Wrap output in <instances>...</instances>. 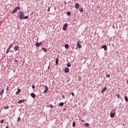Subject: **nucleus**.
Wrapping results in <instances>:
<instances>
[{
    "mask_svg": "<svg viewBox=\"0 0 128 128\" xmlns=\"http://www.w3.org/2000/svg\"><path fill=\"white\" fill-rule=\"evenodd\" d=\"M18 16L19 18V20H22L24 17V12L20 11L19 14H18Z\"/></svg>",
    "mask_w": 128,
    "mask_h": 128,
    "instance_id": "obj_1",
    "label": "nucleus"
},
{
    "mask_svg": "<svg viewBox=\"0 0 128 128\" xmlns=\"http://www.w3.org/2000/svg\"><path fill=\"white\" fill-rule=\"evenodd\" d=\"M18 10H20V6H17L14 8V10L12 11V14H14L16 12V11Z\"/></svg>",
    "mask_w": 128,
    "mask_h": 128,
    "instance_id": "obj_2",
    "label": "nucleus"
},
{
    "mask_svg": "<svg viewBox=\"0 0 128 128\" xmlns=\"http://www.w3.org/2000/svg\"><path fill=\"white\" fill-rule=\"evenodd\" d=\"M68 23L64 24L62 28L63 30H66V29L68 28Z\"/></svg>",
    "mask_w": 128,
    "mask_h": 128,
    "instance_id": "obj_3",
    "label": "nucleus"
},
{
    "mask_svg": "<svg viewBox=\"0 0 128 128\" xmlns=\"http://www.w3.org/2000/svg\"><path fill=\"white\" fill-rule=\"evenodd\" d=\"M102 48H104V50H105V51L108 50V46H106V45H103L102 46Z\"/></svg>",
    "mask_w": 128,
    "mask_h": 128,
    "instance_id": "obj_4",
    "label": "nucleus"
},
{
    "mask_svg": "<svg viewBox=\"0 0 128 128\" xmlns=\"http://www.w3.org/2000/svg\"><path fill=\"white\" fill-rule=\"evenodd\" d=\"M12 46V44H11L9 47L7 49V50L6 52V54H8V52H10V50Z\"/></svg>",
    "mask_w": 128,
    "mask_h": 128,
    "instance_id": "obj_5",
    "label": "nucleus"
},
{
    "mask_svg": "<svg viewBox=\"0 0 128 128\" xmlns=\"http://www.w3.org/2000/svg\"><path fill=\"white\" fill-rule=\"evenodd\" d=\"M64 72L68 74V72H70V69L68 68H66L64 70Z\"/></svg>",
    "mask_w": 128,
    "mask_h": 128,
    "instance_id": "obj_6",
    "label": "nucleus"
},
{
    "mask_svg": "<svg viewBox=\"0 0 128 128\" xmlns=\"http://www.w3.org/2000/svg\"><path fill=\"white\" fill-rule=\"evenodd\" d=\"M116 116V113H112V112H110V118H114V116Z\"/></svg>",
    "mask_w": 128,
    "mask_h": 128,
    "instance_id": "obj_7",
    "label": "nucleus"
},
{
    "mask_svg": "<svg viewBox=\"0 0 128 128\" xmlns=\"http://www.w3.org/2000/svg\"><path fill=\"white\" fill-rule=\"evenodd\" d=\"M58 58H60V56H58V58H56V66H58Z\"/></svg>",
    "mask_w": 128,
    "mask_h": 128,
    "instance_id": "obj_8",
    "label": "nucleus"
},
{
    "mask_svg": "<svg viewBox=\"0 0 128 128\" xmlns=\"http://www.w3.org/2000/svg\"><path fill=\"white\" fill-rule=\"evenodd\" d=\"M78 8H80V4L78 3H76L75 4V8L78 9Z\"/></svg>",
    "mask_w": 128,
    "mask_h": 128,
    "instance_id": "obj_9",
    "label": "nucleus"
},
{
    "mask_svg": "<svg viewBox=\"0 0 128 128\" xmlns=\"http://www.w3.org/2000/svg\"><path fill=\"white\" fill-rule=\"evenodd\" d=\"M18 50V46H14V50H15V52H16V50Z\"/></svg>",
    "mask_w": 128,
    "mask_h": 128,
    "instance_id": "obj_10",
    "label": "nucleus"
},
{
    "mask_svg": "<svg viewBox=\"0 0 128 128\" xmlns=\"http://www.w3.org/2000/svg\"><path fill=\"white\" fill-rule=\"evenodd\" d=\"M48 88L46 86H45V89L44 90V92H48Z\"/></svg>",
    "mask_w": 128,
    "mask_h": 128,
    "instance_id": "obj_11",
    "label": "nucleus"
},
{
    "mask_svg": "<svg viewBox=\"0 0 128 128\" xmlns=\"http://www.w3.org/2000/svg\"><path fill=\"white\" fill-rule=\"evenodd\" d=\"M106 90V87H104V88L102 90V93L104 94V92Z\"/></svg>",
    "mask_w": 128,
    "mask_h": 128,
    "instance_id": "obj_12",
    "label": "nucleus"
},
{
    "mask_svg": "<svg viewBox=\"0 0 128 128\" xmlns=\"http://www.w3.org/2000/svg\"><path fill=\"white\" fill-rule=\"evenodd\" d=\"M30 96L32 98H36V94H34V93H31Z\"/></svg>",
    "mask_w": 128,
    "mask_h": 128,
    "instance_id": "obj_13",
    "label": "nucleus"
},
{
    "mask_svg": "<svg viewBox=\"0 0 128 128\" xmlns=\"http://www.w3.org/2000/svg\"><path fill=\"white\" fill-rule=\"evenodd\" d=\"M24 102V100H21L18 102V104H22V102Z\"/></svg>",
    "mask_w": 128,
    "mask_h": 128,
    "instance_id": "obj_14",
    "label": "nucleus"
},
{
    "mask_svg": "<svg viewBox=\"0 0 128 128\" xmlns=\"http://www.w3.org/2000/svg\"><path fill=\"white\" fill-rule=\"evenodd\" d=\"M42 42H37L36 44V46H40V44H42Z\"/></svg>",
    "mask_w": 128,
    "mask_h": 128,
    "instance_id": "obj_15",
    "label": "nucleus"
},
{
    "mask_svg": "<svg viewBox=\"0 0 128 128\" xmlns=\"http://www.w3.org/2000/svg\"><path fill=\"white\" fill-rule=\"evenodd\" d=\"M77 48H82V45L80 44H77Z\"/></svg>",
    "mask_w": 128,
    "mask_h": 128,
    "instance_id": "obj_16",
    "label": "nucleus"
},
{
    "mask_svg": "<svg viewBox=\"0 0 128 128\" xmlns=\"http://www.w3.org/2000/svg\"><path fill=\"white\" fill-rule=\"evenodd\" d=\"M20 89H18V91L16 92V94H19L20 93Z\"/></svg>",
    "mask_w": 128,
    "mask_h": 128,
    "instance_id": "obj_17",
    "label": "nucleus"
},
{
    "mask_svg": "<svg viewBox=\"0 0 128 128\" xmlns=\"http://www.w3.org/2000/svg\"><path fill=\"white\" fill-rule=\"evenodd\" d=\"M64 104V103L62 102L60 103L59 106H63Z\"/></svg>",
    "mask_w": 128,
    "mask_h": 128,
    "instance_id": "obj_18",
    "label": "nucleus"
},
{
    "mask_svg": "<svg viewBox=\"0 0 128 128\" xmlns=\"http://www.w3.org/2000/svg\"><path fill=\"white\" fill-rule=\"evenodd\" d=\"M66 14H67V16H70V14H72V12H70L68 11L66 12Z\"/></svg>",
    "mask_w": 128,
    "mask_h": 128,
    "instance_id": "obj_19",
    "label": "nucleus"
},
{
    "mask_svg": "<svg viewBox=\"0 0 128 128\" xmlns=\"http://www.w3.org/2000/svg\"><path fill=\"white\" fill-rule=\"evenodd\" d=\"M64 48H66V50H68V44H66L64 45Z\"/></svg>",
    "mask_w": 128,
    "mask_h": 128,
    "instance_id": "obj_20",
    "label": "nucleus"
},
{
    "mask_svg": "<svg viewBox=\"0 0 128 128\" xmlns=\"http://www.w3.org/2000/svg\"><path fill=\"white\" fill-rule=\"evenodd\" d=\"M79 10H80V12H84V8H80Z\"/></svg>",
    "mask_w": 128,
    "mask_h": 128,
    "instance_id": "obj_21",
    "label": "nucleus"
},
{
    "mask_svg": "<svg viewBox=\"0 0 128 128\" xmlns=\"http://www.w3.org/2000/svg\"><path fill=\"white\" fill-rule=\"evenodd\" d=\"M42 50H44V52H46V48H43Z\"/></svg>",
    "mask_w": 128,
    "mask_h": 128,
    "instance_id": "obj_22",
    "label": "nucleus"
},
{
    "mask_svg": "<svg viewBox=\"0 0 128 128\" xmlns=\"http://www.w3.org/2000/svg\"><path fill=\"white\" fill-rule=\"evenodd\" d=\"M28 16H25L24 17H23L22 20H28Z\"/></svg>",
    "mask_w": 128,
    "mask_h": 128,
    "instance_id": "obj_23",
    "label": "nucleus"
},
{
    "mask_svg": "<svg viewBox=\"0 0 128 128\" xmlns=\"http://www.w3.org/2000/svg\"><path fill=\"white\" fill-rule=\"evenodd\" d=\"M71 66H72V65H70V63H68V64H66V66H67L68 68H70Z\"/></svg>",
    "mask_w": 128,
    "mask_h": 128,
    "instance_id": "obj_24",
    "label": "nucleus"
},
{
    "mask_svg": "<svg viewBox=\"0 0 128 128\" xmlns=\"http://www.w3.org/2000/svg\"><path fill=\"white\" fill-rule=\"evenodd\" d=\"M72 126L73 128H74V126H76V122L74 121L72 122Z\"/></svg>",
    "mask_w": 128,
    "mask_h": 128,
    "instance_id": "obj_25",
    "label": "nucleus"
},
{
    "mask_svg": "<svg viewBox=\"0 0 128 128\" xmlns=\"http://www.w3.org/2000/svg\"><path fill=\"white\" fill-rule=\"evenodd\" d=\"M20 122V118L19 117V118H18V119H17V122L18 123V122Z\"/></svg>",
    "mask_w": 128,
    "mask_h": 128,
    "instance_id": "obj_26",
    "label": "nucleus"
},
{
    "mask_svg": "<svg viewBox=\"0 0 128 128\" xmlns=\"http://www.w3.org/2000/svg\"><path fill=\"white\" fill-rule=\"evenodd\" d=\"M124 100H125L126 102H128V98L126 96H125Z\"/></svg>",
    "mask_w": 128,
    "mask_h": 128,
    "instance_id": "obj_27",
    "label": "nucleus"
},
{
    "mask_svg": "<svg viewBox=\"0 0 128 128\" xmlns=\"http://www.w3.org/2000/svg\"><path fill=\"white\" fill-rule=\"evenodd\" d=\"M4 90H2V92H0V96H2V94H4Z\"/></svg>",
    "mask_w": 128,
    "mask_h": 128,
    "instance_id": "obj_28",
    "label": "nucleus"
},
{
    "mask_svg": "<svg viewBox=\"0 0 128 128\" xmlns=\"http://www.w3.org/2000/svg\"><path fill=\"white\" fill-rule=\"evenodd\" d=\"M84 126H90V124H88V123H85L84 124Z\"/></svg>",
    "mask_w": 128,
    "mask_h": 128,
    "instance_id": "obj_29",
    "label": "nucleus"
},
{
    "mask_svg": "<svg viewBox=\"0 0 128 128\" xmlns=\"http://www.w3.org/2000/svg\"><path fill=\"white\" fill-rule=\"evenodd\" d=\"M9 108H10V107L8 106H5L4 108V110H8Z\"/></svg>",
    "mask_w": 128,
    "mask_h": 128,
    "instance_id": "obj_30",
    "label": "nucleus"
},
{
    "mask_svg": "<svg viewBox=\"0 0 128 128\" xmlns=\"http://www.w3.org/2000/svg\"><path fill=\"white\" fill-rule=\"evenodd\" d=\"M50 6H49L48 8V10H47V12H50Z\"/></svg>",
    "mask_w": 128,
    "mask_h": 128,
    "instance_id": "obj_31",
    "label": "nucleus"
},
{
    "mask_svg": "<svg viewBox=\"0 0 128 128\" xmlns=\"http://www.w3.org/2000/svg\"><path fill=\"white\" fill-rule=\"evenodd\" d=\"M10 88V87H8V86H7L6 87V92H8V90H9V89Z\"/></svg>",
    "mask_w": 128,
    "mask_h": 128,
    "instance_id": "obj_32",
    "label": "nucleus"
},
{
    "mask_svg": "<svg viewBox=\"0 0 128 128\" xmlns=\"http://www.w3.org/2000/svg\"><path fill=\"white\" fill-rule=\"evenodd\" d=\"M71 94H72V96H74V92H72L71 93Z\"/></svg>",
    "mask_w": 128,
    "mask_h": 128,
    "instance_id": "obj_33",
    "label": "nucleus"
},
{
    "mask_svg": "<svg viewBox=\"0 0 128 128\" xmlns=\"http://www.w3.org/2000/svg\"><path fill=\"white\" fill-rule=\"evenodd\" d=\"M78 80H82V77L80 76H78Z\"/></svg>",
    "mask_w": 128,
    "mask_h": 128,
    "instance_id": "obj_34",
    "label": "nucleus"
},
{
    "mask_svg": "<svg viewBox=\"0 0 128 128\" xmlns=\"http://www.w3.org/2000/svg\"><path fill=\"white\" fill-rule=\"evenodd\" d=\"M110 74L106 75V78H110Z\"/></svg>",
    "mask_w": 128,
    "mask_h": 128,
    "instance_id": "obj_35",
    "label": "nucleus"
},
{
    "mask_svg": "<svg viewBox=\"0 0 128 128\" xmlns=\"http://www.w3.org/2000/svg\"><path fill=\"white\" fill-rule=\"evenodd\" d=\"M77 44H82V42H80V40H78V42H77Z\"/></svg>",
    "mask_w": 128,
    "mask_h": 128,
    "instance_id": "obj_36",
    "label": "nucleus"
},
{
    "mask_svg": "<svg viewBox=\"0 0 128 128\" xmlns=\"http://www.w3.org/2000/svg\"><path fill=\"white\" fill-rule=\"evenodd\" d=\"M35 86H34V85H32V88H33V89H34V88H35Z\"/></svg>",
    "mask_w": 128,
    "mask_h": 128,
    "instance_id": "obj_37",
    "label": "nucleus"
},
{
    "mask_svg": "<svg viewBox=\"0 0 128 128\" xmlns=\"http://www.w3.org/2000/svg\"><path fill=\"white\" fill-rule=\"evenodd\" d=\"M117 98H120V94H117Z\"/></svg>",
    "mask_w": 128,
    "mask_h": 128,
    "instance_id": "obj_38",
    "label": "nucleus"
},
{
    "mask_svg": "<svg viewBox=\"0 0 128 128\" xmlns=\"http://www.w3.org/2000/svg\"><path fill=\"white\" fill-rule=\"evenodd\" d=\"M4 120H2L0 121V124L4 123Z\"/></svg>",
    "mask_w": 128,
    "mask_h": 128,
    "instance_id": "obj_39",
    "label": "nucleus"
},
{
    "mask_svg": "<svg viewBox=\"0 0 128 128\" xmlns=\"http://www.w3.org/2000/svg\"><path fill=\"white\" fill-rule=\"evenodd\" d=\"M80 120L82 122H84V120L81 119Z\"/></svg>",
    "mask_w": 128,
    "mask_h": 128,
    "instance_id": "obj_40",
    "label": "nucleus"
},
{
    "mask_svg": "<svg viewBox=\"0 0 128 128\" xmlns=\"http://www.w3.org/2000/svg\"><path fill=\"white\" fill-rule=\"evenodd\" d=\"M50 65H49L48 66V70H50Z\"/></svg>",
    "mask_w": 128,
    "mask_h": 128,
    "instance_id": "obj_41",
    "label": "nucleus"
},
{
    "mask_svg": "<svg viewBox=\"0 0 128 128\" xmlns=\"http://www.w3.org/2000/svg\"><path fill=\"white\" fill-rule=\"evenodd\" d=\"M112 28H114V29L116 28V27L114 26V25H112Z\"/></svg>",
    "mask_w": 128,
    "mask_h": 128,
    "instance_id": "obj_42",
    "label": "nucleus"
},
{
    "mask_svg": "<svg viewBox=\"0 0 128 128\" xmlns=\"http://www.w3.org/2000/svg\"><path fill=\"white\" fill-rule=\"evenodd\" d=\"M62 98H64V96L62 95Z\"/></svg>",
    "mask_w": 128,
    "mask_h": 128,
    "instance_id": "obj_43",
    "label": "nucleus"
},
{
    "mask_svg": "<svg viewBox=\"0 0 128 128\" xmlns=\"http://www.w3.org/2000/svg\"><path fill=\"white\" fill-rule=\"evenodd\" d=\"M50 106H51V108H54V106L51 105Z\"/></svg>",
    "mask_w": 128,
    "mask_h": 128,
    "instance_id": "obj_44",
    "label": "nucleus"
},
{
    "mask_svg": "<svg viewBox=\"0 0 128 128\" xmlns=\"http://www.w3.org/2000/svg\"><path fill=\"white\" fill-rule=\"evenodd\" d=\"M14 62H18V60H15Z\"/></svg>",
    "mask_w": 128,
    "mask_h": 128,
    "instance_id": "obj_45",
    "label": "nucleus"
},
{
    "mask_svg": "<svg viewBox=\"0 0 128 128\" xmlns=\"http://www.w3.org/2000/svg\"><path fill=\"white\" fill-rule=\"evenodd\" d=\"M13 71H14V72H16V70H14Z\"/></svg>",
    "mask_w": 128,
    "mask_h": 128,
    "instance_id": "obj_46",
    "label": "nucleus"
},
{
    "mask_svg": "<svg viewBox=\"0 0 128 128\" xmlns=\"http://www.w3.org/2000/svg\"><path fill=\"white\" fill-rule=\"evenodd\" d=\"M56 7H54V10H56Z\"/></svg>",
    "mask_w": 128,
    "mask_h": 128,
    "instance_id": "obj_47",
    "label": "nucleus"
},
{
    "mask_svg": "<svg viewBox=\"0 0 128 128\" xmlns=\"http://www.w3.org/2000/svg\"><path fill=\"white\" fill-rule=\"evenodd\" d=\"M64 4H66V2H64Z\"/></svg>",
    "mask_w": 128,
    "mask_h": 128,
    "instance_id": "obj_48",
    "label": "nucleus"
},
{
    "mask_svg": "<svg viewBox=\"0 0 128 128\" xmlns=\"http://www.w3.org/2000/svg\"><path fill=\"white\" fill-rule=\"evenodd\" d=\"M112 46H114V44H112Z\"/></svg>",
    "mask_w": 128,
    "mask_h": 128,
    "instance_id": "obj_49",
    "label": "nucleus"
}]
</instances>
